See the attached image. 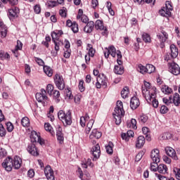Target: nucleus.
Instances as JSON below:
<instances>
[{
	"instance_id": "nucleus-1",
	"label": "nucleus",
	"mask_w": 180,
	"mask_h": 180,
	"mask_svg": "<svg viewBox=\"0 0 180 180\" xmlns=\"http://www.w3.org/2000/svg\"><path fill=\"white\" fill-rule=\"evenodd\" d=\"M141 89L142 95L148 103H152L153 108H158V100L155 99L157 96V88L151 86L150 82L144 80Z\"/></svg>"
},
{
	"instance_id": "nucleus-2",
	"label": "nucleus",
	"mask_w": 180,
	"mask_h": 180,
	"mask_svg": "<svg viewBox=\"0 0 180 180\" xmlns=\"http://www.w3.org/2000/svg\"><path fill=\"white\" fill-rule=\"evenodd\" d=\"M116 124L122 123V117L124 116V110L123 109V103L120 101L117 102V106L112 113Z\"/></svg>"
},
{
	"instance_id": "nucleus-3",
	"label": "nucleus",
	"mask_w": 180,
	"mask_h": 180,
	"mask_svg": "<svg viewBox=\"0 0 180 180\" xmlns=\"http://www.w3.org/2000/svg\"><path fill=\"white\" fill-rule=\"evenodd\" d=\"M58 117L59 120H61L63 126L67 127V126H71L72 124V117L71 115V111L68 110L67 112L65 111L60 110L58 112Z\"/></svg>"
},
{
	"instance_id": "nucleus-4",
	"label": "nucleus",
	"mask_w": 180,
	"mask_h": 180,
	"mask_svg": "<svg viewBox=\"0 0 180 180\" xmlns=\"http://www.w3.org/2000/svg\"><path fill=\"white\" fill-rule=\"evenodd\" d=\"M172 4L171 1H167L165 3V6L162 7L159 13L161 16H165V18H168L171 15V11H173Z\"/></svg>"
},
{
	"instance_id": "nucleus-5",
	"label": "nucleus",
	"mask_w": 180,
	"mask_h": 180,
	"mask_svg": "<svg viewBox=\"0 0 180 180\" xmlns=\"http://www.w3.org/2000/svg\"><path fill=\"white\" fill-rule=\"evenodd\" d=\"M170 53H167L165 57V61H169V60H174L178 57L179 51L176 46L172 44L170 45Z\"/></svg>"
},
{
	"instance_id": "nucleus-6",
	"label": "nucleus",
	"mask_w": 180,
	"mask_h": 180,
	"mask_svg": "<svg viewBox=\"0 0 180 180\" xmlns=\"http://www.w3.org/2000/svg\"><path fill=\"white\" fill-rule=\"evenodd\" d=\"M54 83L56 86L60 91H63V89L65 88V82H64V78H63V76L58 74H56L54 77Z\"/></svg>"
},
{
	"instance_id": "nucleus-7",
	"label": "nucleus",
	"mask_w": 180,
	"mask_h": 180,
	"mask_svg": "<svg viewBox=\"0 0 180 180\" xmlns=\"http://www.w3.org/2000/svg\"><path fill=\"white\" fill-rule=\"evenodd\" d=\"M94 27L96 30H100L101 32L103 30V32H101L103 36L108 35V28L103 26V21L97 20L94 23Z\"/></svg>"
},
{
	"instance_id": "nucleus-8",
	"label": "nucleus",
	"mask_w": 180,
	"mask_h": 180,
	"mask_svg": "<svg viewBox=\"0 0 180 180\" xmlns=\"http://www.w3.org/2000/svg\"><path fill=\"white\" fill-rule=\"evenodd\" d=\"M13 158L8 156L2 163L3 168H4L8 172H11V171H12V168H13Z\"/></svg>"
},
{
	"instance_id": "nucleus-9",
	"label": "nucleus",
	"mask_w": 180,
	"mask_h": 180,
	"mask_svg": "<svg viewBox=\"0 0 180 180\" xmlns=\"http://www.w3.org/2000/svg\"><path fill=\"white\" fill-rule=\"evenodd\" d=\"M30 140L32 143H39L41 146H43V144H44V141L41 139L40 135L35 131H31Z\"/></svg>"
},
{
	"instance_id": "nucleus-10",
	"label": "nucleus",
	"mask_w": 180,
	"mask_h": 180,
	"mask_svg": "<svg viewBox=\"0 0 180 180\" xmlns=\"http://www.w3.org/2000/svg\"><path fill=\"white\" fill-rule=\"evenodd\" d=\"M91 153L94 156L93 161H96V160L99 159V157H101V146H99V144L97 143L93 146Z\"/></svg>"
},
{
	"instance_id": "nucleus-11",
	"label": "nucleus",
	"mask_w": 180,
	"mask_h": 180,
	"mask_svg": "<svg viewBox=\"0 0 180 180\" xmlns=\"http://www.w3.org/2000/svg\"><path fill=\"white\" fill-rule=\"evenodd\" d=\"M161 34L157 35L158 39L160 43V49H164L165 47V41H167V39H168V34L165 31H162Z\"/></svg>"
},
{
	"instance_id": "nucleus-12",
	"label": "nucleus",
	"mask_w": 180,
	"mask_h": 180,
	"mask_svg": "<svg viewBox=\"0 0 180 180\" xmlns=\"http://www.w3.org/2000/svg\"><path fill=\"white\" fill-rule=\"evenodd\" d=\"M46 91L44 89H41V93H37L35 95L37 101H38V102H44H44H47L49 98L46 96Z\"/></svg>"
},
{
	"instance_id": "nucleus-13",
	"label": "nucleus",
	"mask_w": 180,
	"mask_h": 180,
	"mask_svg": "<svg viewBox=\"0 0 180 180\" xmlns=\"http://www.w3.org/2000/svg\"><path fill=\"white\" fill-rule=\"evenodd\" d=\"M104 56L105 58H109V56L112 57H116V48L113 46H110L108 48H105Z\"/></svg>"
},
{
	"instance_id": "nucleus-14",
	"label": "nucleus",
	"mask_w": 180,
	"mask_h": 180,
	"mask_svg": "<svg viewBox=\"0 0 180 180\" xmlns=\"http://www.w3.org/2000/svg\"><path fill=\"white\" fill-rule=\"evenodd\" d=\"M169 71L173 74V75H179L180 68L179 65L175 63H172L169 65Z\"/></svg>"
},
{
	"instance_id": "nucleus-15",
	"label": "nucleus",
	"mask_w": 180,
	"mask_h": 180,
	"mask_svg": "<svg viewBox=\"0 0 180 180\" xmlns=\"http://www.w3.org/2000/svg\"><path fill=\"white\" fill-rule=\"evenodd\" d=\"M44 174L48 180H55L54 171L50 165H47L44 169Z\"/></svg>"
},
{
	"instance_id": "nucleus-16",
	"label": "nucleus",
	"mask_w": 180,
	"mask_h": 180,
	"mask_svg": "<svg viewBox=\"0 0 180 180\" xmlns=\"http://www.w3.org/2000/svg\"><path fill=\"white\" fill-rule=\"evenodd\" d=\"M22 167V158L15 155L13 158V168L14 169H19Z\"/></svg>"
},
{
	"instance_id": "nucleus-17",
	"label": "nucleus",
	"mask_w": 180,
	"mask_h": 180,
	"mask_svg": "<svg viewBox=\"0 0 180 180\" xmlns=\"http://www.w3.org/2000/svg\"><path fill=\"white\" fill-rule=\"evenodd\" d=\"M150 158L153 162L158 164L160 162V150L155 149L151 151Z\"/></svg>"
},
{
	"instance_id": "nucleus-18",
	"label": "nucleus",
	"mask_w": 180,
	"mask_h": 180,
	"mask_svg": "<svg viewBox=\"0 0 180 180\" xmlns=\"http://www.w3.org/2000/svg\"><path fill=\"white\" fill-rule=\"evenodd\" d=\"M140 106V100L136 96H134L131 98L130 101V108L132 110H135L138 107Z\"/></svg>"
},
{
	"instance_id": "nucleus-19",
	"label": "nucleus",
	"mask_w": 180,
	"mask_h": 180,
	"mask_svg": "<svg viewBox=\"0 0 180 180\" xmlns=\"http://www.w3.org/2000/svg\"><path fill=\"white\" fill-rule=\"evenodd\" d=\"M165 152L167 155L173 158V160H178V157L176 156V152L175 150L169 146L165 148Z\"/></svg>"
},
{
	"instance_id": "nucleus-20",
	"label": "nucleus",
	"mask_w": 180,
	"mask_h": 180,
	"mask_svg": "<svg viewBox=\"0 0 180 180\" xmlns=\"http://www.w3.org/2000/svg\"><path fill=\"white\" fill-rule=\"evenodd\" d=\"M8 34V27L4 24L3 22L0 21V35L2 39H5Z\"/></svg>"
},
{
	"instance_id": "nucleus-21",
	"label": "nucleus",
	"mask_w": 180,
	"mask_h": 180,
	"mask_svg": "<svg viewBox=\"0 0 180 180\" xmlns=\"http://www.w3.org/2000/svg\"><path fill=\"white\" fill-rule=\"evenodd\" d=\"M77 19H80L83 23H86L89 20L88 16L84 14V11L82 9H79Z\"/></svg>"
},
{
	"instance_id": "nucleus-22",
	"label": "nucleus",
	"mask_w": 180,
	"mask_h": 180,
	"mask_svg": "<svg viewBox=\"0 0 180 180\" xmlns=\"http://www.w3.org/2000/svg\"><path fill=\"white\" fill-rule=\"evenodd\" d=\"M56 137L58 141L61 144L64 141V134H63V128L61 127H58L56 128Z\"/></svg>"
},
{
	"instance_id": "nucleus-23",
	"label": "nucleus",
	"mask_w": 180,
	"mask_h": 180,
	"mask_svg": "<svg viewBox=\"0 0 180 180\" xmlns=\"http://www.w3.org/2000/svg\"><path fill=\"white\" fill-rule=\"evenodd\" d=\"M94 27H95V22L94 21H89L87 22L86 25L84 27V32L85 33H92L94 30Z\"/></svg>"
},
{
	"instance_id": "nucleus-24",
	"label": "nucleus",
	"mask_w": 180,
	"mask_h": 180,
	"mask_svg": "<svg viewBox=\"0 0 180 180\" xmlns=\"http://www.w3.org/2000/svg\"><path fill=\"white\" fill-rule=\"evenodd\" d=\"M27 151L28 153H30V154L34 155V157H37V155H39V152H37V148H36V146L34 144H31L28 146Z\"/></svg>"
},
{
	"instance_id": "nucleus-25",
	"label": "nucleus",
	"mask_w": 180,
	"mask_h": 180,
	"mask_svg": "<svg viewBox=\"0 0 180 180\" xmlns=\"http://www.w3.org/2000/svg\"><path fill=\"white\" fill-rule=\"evenodd\" d=\"M18 13H19V9L16 7L10 8L8 10L9 19H13V18H18Z\"/></svg>"
},
{
	"instance_id": "nucleus-26",
	"label": "nucleus",
	"mask_w": 180,
	"mask_h": 180,
	"mask_svg": "<svg viewBox=\"0 0 180 180\" xmlns=\"http://www.w3.org/2000/svg\"><path fill=\"white\" fill-rule=\"evenodd\" d=\"M53 43L55 45L54 49L56 52L51 51V54L53 57H57L58 51H60V46L63 44V42H61L60 41H54Z\"/></svg>"
},
{
	"instance_id": "nucleus-27",
	"label": "nucleus",
	"mask_w": 180,
	"mask_h": 180,
	"mask_svg": "<svg viewBox=\"0 0 180 180\" xmlns=\"http://www.w3.org/2000/svg\"><path fill=\"white\" fill-rule=\"evenodd\" d=\"M146 143V138L143 136H139L136 140V147L137 148H141L143 146H144V143Z\"/></svg>"
},
{
	"instance_id": "nucleus-28",
	"label": "nucleus",
	"mask_w": 180,
	"mask_h": 180,
	"mask_svg": "<svg viewBox=\"0 0 180 180\" xmlns=\"http://www.w3.org/2000/svg\"><path fill=\"white\" fill-rule=\"evenodd\" d=\"M102 137V132L98 131V129H93L91 134L89 136L90 139H100Z\"/></svg>"
},
{
	"instance_id": "nucleus-29",
	"label": "nucleus",
	"mask_w": 180,
	"mask_h": 180,
	"mask_svg": "<svg viewBox=\"0 0 180 180\" xmlns=\"http://www.w3.org/2000/svg\"><path fill=\"white\" fill-rule=\"evenodd\" d=\"M172 103H174L175 106H179L180 105V96L179 94H174L173 97L172 96Z\"/></svg>"
},
{
	"instance_id": "nucleus-30",
	"label": "nucleus",
	"mask_w": 180,
	"mask_h": 180,
	"mask_svg": "<svg viewBox=\"0 0 180 180\" xmlns=\"http://www.w3.org/2000/svg\"><path fill=\"white\" fill-rule=\"evenodd\" d=\"M160 89L162 94H165V95H171V94L173 92V90L171 89V87L167 85H162Z\"/></svg>"
},
{
	"instance_id": "nucleus-31",
	"label": "nucleus",
	"mask_w": 180,
	"mask_h": 180,
	"mask_svg": "<svg viewBox=\"0 0 180 180\" xmlns=\"http://www.w3.org/2000/svg\"><path fill=\"white\" fill-rule=\"evenodd\" d=\"M159 174H167L168 172V167L165 164H160L158 167Z\"/></svg>"
},
{
	"instance_id": "nucleus-32",
	"label": "nucleus",
	"mask_w": 180,
	"mask_h": 180,
	"mask_svg": "<svg viewBox=\"0 0 180 180\" xmlns=\"http://www.w3.org/2000/svg\"><path fill=\"white\" fill-rule=\"evenodd\" d=\"M96 81H98V82H100V84L102 85V86H104V88H106V86H108V83H106V77H105V76L102 75V77H101V75H98L96 78Z\"/></svg>"
},
{
	"instance_id": "nucleus-33",
	"label": "nucleus",
	"mask_w": 180,
	"mask_h": 180,
	"mask_svg": "<svg viewBox=\"0 0 180 180\" xmlns=\"http://www.w3.org/2000/svg\"><path fill=\"white\" fill-rule=\"evenodd\" d=\"M44 72L47 75V77H53V69L49 65H44L43 67Z\"/></svg>"
},
{
	"instance_id": "nucleus-34",
	"label": "nucleus",
	"mask_w": 180,
	"mask_h": 180,
	"mask_svg": "<svg viewBox=\"0 0 180 180\" xmlns=\"http://www.w3.org/2000/svg\"><path fill=\"white\" fill-rule=\"evenodd\" d=\"M114 72L118 75H122V74L124 72V68H123V66L115 65L114 68Z\"/></svg>"
},
{
	"instance_id": "nucleus-35",
	"label": "nucleus",
	"mask_w": 180,
	"mask_h": 180,
	"mask_svg": "<svg viewBox=\"0 0 180 180\" xmlns=\"http://www.w3.org/2000/svg\"><path fill=\"white\" fill-rule=\"evenodd\" d=\"M86 50H88L89 51L88 53L89 56L91 57H94L95 56L96 51H95V49H94V46H92V44H88Z\"/></svg>"
},
{
	"instance_id": "nucleus-36",
	"label": "nucleus",
	"mask_w": 180,
	"mask_h": 180,
	"mask_svg": "<svg viewBox=\"0 0 180 180\" xmlns=\"http://www.w3.org/2000/svg\"><path fill=\"white\" fill-rule=\"evenodd\" d=\"M51 95L56 103H58L60 102V91L58 90H53Z\"/></svg>"
},
{
	"instance_id": "nucleus-37",
	"label": "nucleus",
	"mask_w": 180,
	"mask_h": 180,
	"mask_svg": "<svg viewBox=\"0 0 180 180\" xmlns=\"http://www.w3.org/2000/svg\"><path fill=\"white\" fill-rule=\"evenodd\" d=\"M88 120H89V115L87 113H86L85 116L80 117V125L82 127H85V124Z\"/></svg>"
},
{
	"instance_id": "nucleus-38",
	"label": "nucleus",
	"mask_w": 180,
	"mask_h": 180,
	"mask_svg": "<svg viewBox=\"0 0 180 180\" xmlns=\"http://www.w3.org/2000/svg\"><path fill=\"white\" fill-rule=\"evenodd\" d=\"M129 87L125 86L121 91V96L123 99H126V98H129Z\"/></svg>"
},
{
	"instance_id": "nucleus-39",
	"label": "nucleus",
	"mask_w": 180,
	"mask_h": 180,
	"mask_svg": "<svg viewBox=\"0 0 180 180\" xmlns=\"http://www.w3.org/2000/svg\"><path fill=\"white\" fill-rule=\"evenodd\" d=\"M21 124L23 127H29V126H30V121L29 120V118L27 117H24L21 120Z\"/></svg>"
},
{
	"instance_id": "nucleus-40",
	"label": "nucleus",
	"mask_w": 180,
	"mask_h": 180,
	"mask_svg": "<svg viewBox=\"0 0 180 180\" xmlns=\"http://www.w3.org/2000/svg\"><path fill=\"white\" fill-rule=\"evenodd\" d=\"M52 41H60V31L58 32H53L51 33Z\"/></svg>"
},
{
	"instance_id": "nucleus-41",
	"label": "nucleus",
	"mask_w": 180,
	"mask_h": 180,
	"mask_svg": "<svg viewBox=\"0 0 180 180\" xmlns=\"http://www.w3.org/2000/svg\"><path fill=\"white\" fill-rule=\"evenodd\" d=\"M155 71V66L151 64L146 65V72L148 74H153Z\"/></svg>"
},
{
	"instance_id": "nucleus-42",
	"label": "nucleus",
	"mask_w": 180,
	"mask_h": 180,
	"mask_svg": "<svg viewBox=\"0 0 180 180\" xmlns=\"http://www.w3.org/2000/svg\"><path fill=\"white\" fill-rule=\"evenodd\" d=\"M8 2H10V4H11V5H16L18 2V0H1L0 8H4V4H2V3L6 4L8 2Z\"/></svg>"
},
{
	"instance_id": "nucleus-43",
	"label": "nucleus",
	"mask_w": 180,
	"mask_h": 180,
	"mask_svg": "<svg viewBox=\"0 0 180 180\" xmlns=\"http://www.w3.org/2000/svg\"><path fill=\"white\" fill-rule=\"evenodd\" d=\"M105 150L108 154H113V143L109 142L108 145L105 146Z\"/></svg>"
},
{
	"instance_id": "nucleus-44",
	"label": "nucleus",
	"mask_w": 180,
	"mask_h": 180,
	"mask_svg": "<svg viewBox=\"0 0 180 180\" xmlns=\"http://www.w3.org/2000/svg\"><path fill=\"white\" fill-rule=\"evenodd\" d=\"M142 39L145 43H151V37H150V34L143 32L142 34Z\"/></svg>"
},
{
	"instance_id": "nucleus-45",
	"label": "nucleus",
	"mask_w": 180,
	"mask_h": 180,
	"mask_svg": "<svg viewBox=\"0 0 180 180\" xmlns=\"http://www.w3.org/2000/svg\"><path fill=\"white\" fill-rule=\"evenodd\" d=\"M6 130L8 131V133H12L13 131V129H15V127L13 126V124L11 122H8L6 123Z\"/></svg>"
},
{
	"instance_id": "nucleus-46",
	"label": "nucleus",
	"mask_w": 180,
	"mask_h": 180,
	"mask_svg": "<svg viewBox=\"0 0 180 180\" xmlns=\"http://www.w3.org/2000/svg\"><path fill=\"white\" fill-rule=\"evenodd\" d=\"M6 58H11V56H9V53H5L4 51H0V59L4 60H6Z\"/></svg>"
},
{
	"instance_id": "nucleus-47",
	"label": "nucleus",
	"mask_w": 180,
	"mask_h": 180,
	"mask_svg": "<svg viewBox=\"0 0 180 180\" xmlns=\"http://www.w3.org/2000/svg\"><path fill=\"white\" fill-rule=\"evenodd\" d=\"M137 70L141 72V74H146V72H147V66H143L140 64L138 65Z\"/></svg>"
},
{
	"instance_id": "nucleus-48",
	"label": "nucleus",
	"mask_w": 180,
	"mask_h": 180,
	"mask_svg": "<svg viewBox=\"0 0 180 180\" xmlns=\"http://www.w3.org/2000/svg\"><path fill=\"white\" fill-rule=\"evenodd\" d=\"M107 9L111 16H115V11L112 9V3L110 1L107 2Z\"/></svg>"
},
{
	"instance_id": "nucleus-49",
	"label": "nucleus",
	"mask_w": 180,
	"mask_h": 180,
	"mask_svg": "<svg viewBox=\"0 0 180 180\" xmlns=\"http://www.w3.org/2000/svg\"><path fill=\"white\" fill-rule=\"evenodd\" d=\"M6 136V129L4 127V125L0 123V137H5Z\"/></svg>"
},
{
	"instance_id": "nucleus-50",
	"label": "nucleus",
	"mask_w": 180,
	"mask_h": 180,
	"mask_svg": "<svg viewBox=\"0 0 180 180\" xmlns=\"http://www.w3.org/2000/svg\"><path fill=\"white\" fill-rule=\"evenodd\" d=\"M46 91L49 95H52L54 91V86L52 84H48L46 86Z\"/></svg>"
},
{
	"instance_id": "nucleus-51",
	"label": "nucleus",
	"mask_w": 180,
	"mask_h": 180,
	"mask_svg": "<svg viewBox=\"0 0 180 180\" xmlns=\"http://www.w3.org/2000/svg\"><path fill=\"white\" fill-rule=\"evenodd\" d=\"M158 163H155V162H153V163L150 164V171L156 172V171H158Z\"/></svg>"
},
{
	"instance_id": "nucleus-52",
	"label": "nucleus",
	"mask_w": 180,
	"mask_h": 180,
	"mask_svg": "<svg viewBox=\"0 0 180 180\" xmlns=\"http://www.w3.org/2000/svg\"><path fill=\"white\" fill-rule=\"evenodd\" d=\"M147 120H148V117L146 115H142L139 118V121L141 123H146L147 122Z\"/></svg>"
},
{
	"instance_id": "nucleus-53",
	"label": "nucleus",
	"mask_w": 180,
	"mask_h": 180,
	"mask_svg": "<svg viewBox=\"0 0 180 180\" xmlns=\"http://www.w3.org/2000/svg\"><path fill=\"white\" fill-rule=\"evenodd\" d=\"M49 8H54L56 6H57V5H58V4L57 3V1H48L46 2Z\"/></svg>"
},
{
	"instance_id": "nucleus-54",
	"label": "nucleus",
	"mask_w": 180,
	"mask_h": 180,
	"mask_svg": "<svg viewBox=\"0 0 180 180\" xmlns=\"http://www.w3.org/2000/svg\"><path fill=\"white\" fill-rule=\"evenodd\" d=\"M70 28H71V30L73 32V33H78L79 28H78V24L77 22H73V25Z\"/></svg>"
},
{
	"instance_id": "nucleus-55",
	"label": "nucleus",
	"mask_w": 180,
	"mask_h": 180,
	"mask_svg": "<svg viewBox=\"0 0 180 180\" xmlns=\"http://www.w3.org/2000/svg\"><path fill=\"white\" fill-rule=\"evenodd\" d=\"M79 89L80 92H84L85 91V86H84V79L79 80Z\"/></svg>"
},
{
	"instance_id": "nucleus-56",
	"label": "nucleus",
	"mask_w": 180,
	"mask_h": 180,
	"mask_svg": "<svg viewBox=\"0 0 180 180\" xmlns=\"http://www.w3.org/2000/svg\"><path fill=\"white\" fill-rule=\"evenodd\" d=\"M162 101L165 105H171L172 103V96H169V98H163Z\"/></svg>"
},
{
	"instance_id": "nucleus-57",
	"label": "nucleus",
	"mask_w": 180,
	"mask_h": 180,
	"mask_svg": "<svg viewBox=\"0 0 180 180\" xmlns=\"http://www.w3.org/2000/svg\"><path fill=\"white\" fill-rule=\"evenodd\" d=\"M34 11L37 15H39L40 12H41V7H40V5L37 4L34 6Z\"/></svg>"
},
{
	"instance_id": "nucleus-58",
	"label": "nucleus",
	"mask_w": 180,
	"mask_h": 180,
	"mask_svg": "<svg viewBox=\"0 0 180 180\" xmlns=\"http://www.w3.org/2000/svg\"><path fill=\"white\" fill-rule=\"evenodd\" d=\"M155 178H157V179H159V180H168L167 176H162L158 173H155Z\"/></svg>"
},
{
	"instance_id": "nucleus-59",
	"label": "nucleus",
	"mask_w": 180,
	"mask_h": 180,
	"mask_svg": "<svg viewBox=\"0 0 180 180\" xmlns=\"http://www.w3.org/2000/svg\"><path fill=\"white\" fill-rule=\"evenodd\" d=\"M171 137H172L171 133H165L162 136L163 140H171Z\"/></svg>"
},
{
	"instance_id": "nucleus-60",
	"label": "nucleus",
	"mask_w": 180,
	"mask_h": 180,
	"mask_svg": "<svg viewBox=\"0 0 180 180\" xmlns=\"http://www.w3.org/2000/svg\"><path fill=\"white\" fill-rule=\"evenodd\" d=\"M65 9V8H63L59 11V14L62 18H67V11Z\"/></svg>"
},
{
	"instance_id": "nucleus-61",
	"label": "nucleus",
	"mask_w": 180,
	"mask_h": 180,
	"mask_svg": "<svg viewBox=\"0 0 180 180\" xmlns=\"http://www.w3.org/2000/svg\"><path fill=\"white\" fill-rule=\"evenodd\" d=\"M168 112V108L166 105H162L160 108V113L165 115Z\"/></svg>"
},
{
	"instance_id": "nucleus-62",
	"label": "nucleus",
	"mask_w": 180,
	"mask_h": 180,
	"mask_svg": "<svg viewBox=\"0 0 180 180\" xmlns=\"http://www.w3.org/2000/svg\"><path fill=\"white\" fill-rule=\"evenodd\" d=\"M23 47V44H22V41L20 40L17 41V45L15 46V49L16 50H22Z\"/></svg>"
},
{
	"instance_id": "nucleus-63",
	"label": "nucleus",
	"mask_w": 180,
	"mask_h": 180,
	"mask_svg": "<svg viewBox=\"0 0 180 180\" xmlns=\"http://www.w3.org/2000/svg\"><path fill=\"white\" fill-rule=\"evenodd\" d=\"M34 60L39 65L43 66L44 65V61L39 58H34Z\"/></svg>"
},
{
	"instance_id": "nucleus-64",
	"label": "nucleus",
	"mask_w": 180,
	"mask_h": 180,
	"mask_svg": "<svg viewBox=\"0 0 180 180\" xmlns=\"http://www.w3.org/2000/svg\"><path fill=\"white\" fill-rule=\"evenodd\" d=\"M174 172L175 173L176 179L180 180V169H174Z\"/></svg>"
}]
</instances>
